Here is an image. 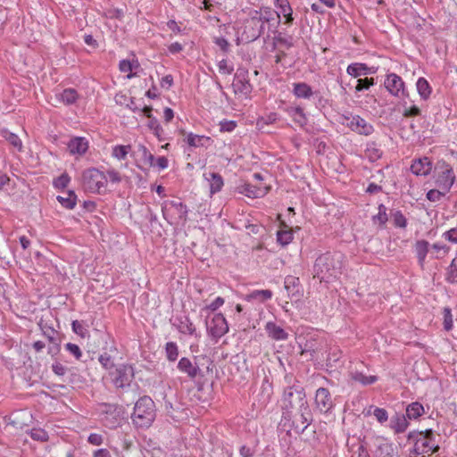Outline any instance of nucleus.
Returning <instances> with one entry per match:
<instances>
[{"instance_id": "1", "label": "nucleus", "mask_w": 457, "mask_h": 457, "mask_svg": "<svg viewBox=\"0 0 457 457\" xmlns=\"http://www.w3.org/2000/svg\"><path fill=\"white\" fill-rule=\"evenodd\" d=\"M341 265L338 260L330 253H325L319 256L314 263V278H318L320 282L328 283L337 277L340 273Z\"/></svg>"}, {"instance_id": "2", "label": "nucleus", "mask_w": 457, "mask_h": 457, "mask_svg": "<svg viewBox=\"0 0 457 457\" xmlns=\"http://www.w3.org/2000/svg\"><path fill=\"white\" fill-rule=\"evenodd\" d=\"M155 404L149 396H143L135 404L131 419L137 428H149L155 419Z\"/></svg>"}, {"instance_id": "3", "label": "nucleus", "mask_w": 457, "mask_h": 457, "mask_svg": "<svg viewBox=\"0 0 457 457\" xmlns=\"http://www.w3.org/2000/svg\"><path fill=\"white\" fill-rule=\"evenodd\" d=\"M305 393L301 386H292L284 391L282 397V407L284 409V415L294 412L305 404H307Z\"/></svg>"}, {"instance_id": "4", "label": "nucleus", "mask_w": 457, "mask_h": 457, "mask_svg": "<svg viewBox=\"0 0 457 457\" xmlns=\"http://www.w3.org/2000/svg\"><path fill=\"white\" fill-rule=\"evenodd\" d=\"M408 439L415 442L414 452L416 454L425 453H435L438 451L439 446L434 443V432L432 429L425 431H411L408 434Z\"/></svg>"}, {"instance_id": "5", "label": "nucleus", "mask_w": 457, "mask_h": 457, "mask_svg": "<svg viewBox=\"0 0 457 457\" xmlns=\"http://www.w3.org/2000/svg\"><path fill=\"white\" fill-rule=\"evenodd\" d=\"M162 212L163 218L170 225L184 223L187 220V206L179 199L166 200L162 203Z\"/></svg>"}, {"instance_id": "6", "label": "nucleus", "mask_w": 457, "mask_h": 457, "mask_svg": "<svg viewBox=\"0 0 457 457\" xmlns=\"http://www.w3.org/2000/svg\"><path fill=\"white\" fill-rule=\"evenodd\" d=\"M82 186L85 191L101 194L105 191L107 177L96 168L87 169L82 174Z\"/></svg>"}, {"instance_id": "7", "label": "nucleus", "mask_w": 457, "mask_h": 457, "mask_svg": "<svg viewBox=\"0 0 457 457\" xmlns=\"http://www.w3.org/2000/svg\"><path fill=\"white\" fill-rule=\"evenodd\" d=\"M284 416L292 420L295 429L300 432H303L312 422V413L308 403Z\"/></svg>"}, {"instance_id": "8", "label": "nucleus", "mask_w": 457, "mask_h": 457, "mask_svg": "<svg viewBox=\"0 0 457 457\" xmlns=\"http://www.w3.org/2000/svg\"><path fill=\"white\" fill-rule=\"evenodd\" d=\"M112 382L117 388H125L130 386L134 378V370L132 366L121 364L109 372Z\"/></svg>"}, {"instance_id": "9", "label": "nucleus", "mask_w": 457, "mask_h": 457, "mask_svg": "<svg viewBox=\"0 0 457 457\" xmlns=\"http://www.w3.org/2000/svg\"><path fill=\"white\" fill-rule=\"evenodd\" d=\"M436 170L437 176L436 183L438 188L443 190L445 193L449 192L455 180V175L453 168L449 164L443 162L436 168Z\"/></svg>"}, {"instance_id": "10", "label": "nucleus", "mask_w": 457, "mask_h": 457, "mask_svg": "<svg viewBox=\"0 0 457 457\" xmlns=\"http://www.w3.org/2000/svg\"><path fill=\"white\" fill-rule=\"evenodd\" d=\"M207 329L214 338H220L228 331V326L225 317L221 313L215 314L212 319L207 322Z\"/></svg>"}, {"instance_id": "11", "label": "nucleus", "mask_w": 457, "mask_h": 457, "mask_svg": "<svg viewBox=\"0 0 457 457\" xmlns=\"http://www.w3.org/2000/svg\"><path fill=\"white\" fill-rule=\"evenodd\" d=\"M264 32V27L259 23L258 20L251 16L245 21L242 37L246 41H253L261 37Z\"/></svg>"}, {"instance_id": "12", "label": "nucleus", "mask_w": 457, "mask_h": 457, "mask_svg": "<svg viewBox=\"0 0 457 457\" xmlns=\"http://www.w3.org/2000/svg\"><path fill=\"white\" fill-rule=\"evenodd\" d=\"M252 16L258 20L259 23H261L262 27H264L265 23H268L270 28L273 27L274 29H277L280 23L278 15H277L276 12L270 7H264L261 8L259 11H254Z\"/></svg>"}, {"instance_id": "13", "label": "nucleus", "mask_w": 457, "mask_h": 457, "mask_svg": "<svg viewBox=\"0 0 457 457\" xmlns=\"http://www.w3.org/2000/svg\"><path fill=\"white\" fill-rule=\"evenodd\" d=\"M315 406L322 413H327L334 406L329 391L325 387H320L315 394Z\"/></svg>"}, {"instance_id": "14", "label": "nucleus", "mask_w": 457, "mask_h": 457, "mask_svg": "<svg viewBox=\"0 0 457 457\" xmlns=\"http://www.w3.org/2000/svg\"><path fill=\"white\" fill-rule=\"evenodd\" d=\"M345 119L347 120V127L354 132H357L361 135L369 136L374 131L373 126L358 115Z\"/></svg>"}, {"instance_id": "15", "label": "nucleus", "mask_w": 457, "mask_h": 457, "mask_svg": "<svg viewBox=\"0 0 457 457\" xmlns=\"http://www.w3.org/2000/svg\"><path fill=\"white\" fill-rule=\"evenodd\" d=\"M385 87L394 96H404V83L400 76L390 73L385 79Z\"/></svg>"}, {"instance_id": "16", "label": "nucleus", "mask_w": 457, "mask_h": 457, "mask_svg": "<svg viewBox=\"0 0 457 457\" xmlns=\"http://www.w3.org/2000/svg\"><path fill=\"white\" fill-rule=\"evenodd\" d=\"M377 442L375 457H398L396 448L392 443L383 438H378Z\"/></svg>"}, {"instance_id": "17", "label": "nucleus", "mask_w": 457, "mask_h": 457, "mask_svg": "<svg viewBox=\"0 0 457 457\" xmlns=\"http://www.w3.org/2000/svg\"><path fill=\"white\" fill-rule=\"evenodd\" d=\"M238 192L249 198H258L265 195L269 191V187L253 186L251 184H244L237 187Z\"/></svg>"}, {"instance_id": "18", "label": "nucleus", "mask_w": 457, "mask_h": 457, "mask_svg": "<svg viewBox=\"0 0 457 457\" xmlns=\"http://www.w3.org/2000/svg\"><path fill=\"white\" fill-rule=\"evenodd\" d=\"M429 249L430 244L427 240H417L414 244V252L418 259V263L422 269L425 266L426 257L429 252Z\"/></svg>"}, {"instance_id": "19", "label": "nucleus", "mask_w": 457, "mask_h": 457, "mask_svg": "<svg viewBox=\"0 0 457 457\" xmlns=\"http://www.w3.org/2000/svg\"><path fill=\"white\" fill-rule=\"evenodd\" d=\"M409 427V421L404 414L396 413L390 419L389 428L395 434H401L406 431Z\"/></svg>"}, {"instance_id": "20", "label": "nucleus", "mask_w": 457, "mask_h": 457, "mask_svg": "<svg viewBox=\"0 0 457 457\" xmlns=\"http://www.w3.org/2000/svg\"><path fill=\"white\" fill-rule=\"evenodd\" d=\"M411 170L417 176H426L431 170V162L428 157L415 160L411 166Z\"/></svg>"}, {"instance_id": "21", "label": "nucleus", "mask_w": 457, "mask_h": 457, "mask_svg": "<svg viewBox=\"0 0 457 457\" xmlns=\"http://www.w3.org/2000/svg\"><path fill=\"white\" fill-rule=\"evenodd\" d=\"M71 154H84L88 149V142L85 137H74L68 144Z\"/></svg>"}, {"instance_id": "22", "label": "nucleus", "mask_w": 457, "mask_h": 457, "mask_svg": "<svg viewBox=\"0 0 457 457\" xmlns=\"http://www.w3.org/2000/svg\"><path fill=\"white\" fill-rule=\"evenodd\" d=\"M178 369L181 372L186 373L191 378H195L200 371L198 365L193 363L188 358L186 357H183L179 360L178 363Z\"/></svg>"}, {"instance_id": "23", "label": "nucleus", "mask_w": 457, "mask_h": 457, "mask_svg": "<svg viewBox=\"0 0 457 457\" xmlns=\"http://www.w3.org/2000/svg\"><path fill=\"white\" fill-rule=\"evenodd\" d=\"M265 330L270 338L277 341L287 340L288 337V334L281 327L271 321L266 323Z\"/></svg>"}, {"instance_id": "24", "label": "nucleus", "mask_w": 457, "mask_h": 457, "mask_svg": "<svg viewBox=\"0 0 457 457\" xmlns=\"http://www.w3.org/2000/svg\"><path fill=\"white\" fill-rule=\"evenodd\" d=\"M204 176L205 179L209 182L211 195L218 193L221 190L224 185V181L222 177L219 173L210 172L208 174L205 173Z\"/></svg>"}, {"instance_id": "25", "label": "nucleus", "mask_w": 457, "mask_h": 457, "mask_svg": "<svg viewBox=\"0 0 457 457\" xmlns=\"http://www.w3.org/2000/svg\"><path fill=\"white\" fill-rule=\"evenodd\" d=\"M284 287L287 291L289 295H300V280L297 277L295 276H287L284 281Z\"/></svg>"}, {"instance_id": "26", "label": "nucleus", "mask_w": 457, "mask_h": 457, "mask_svg": "<svg viewBox=\"0 0 457 457\" xmlns=\"http://www.w3.org/2000/svg\"><path fill=\"white\" fill-rule=\"evenodd\" d=\"M273 296V293L269 289H262V290H253L250 294L245 296V299L248 302L258 301L260 303H264L271 299Z\"/></svg>"}, {"instance_id": "27", "label": "nucleus", "mask_w": 457, "mask_h": 457, "mask_svg": "<svg viewBox=\"0 0 457 457\" xmlns=\"http://www.w3.org/2000/svg\"><path fill=\"white\" fill-rule=\"evenodd\" d=\"M287 112L292 117L293 120L297 123L300 127H303L307 123L306 115L303 112V110L299 107H288Z\"/></svg>"}, {"instance_id": "28", "label": "nucleus", "mask_w": 457, "mask_h": 457, "mask_svg": "<svg viewBox=\"0 0 457 457\" xmlns=\"http://www.w3.org/2000/svg\"><path fill=\"white\" fill-rule=\"evenodd\" d=\"M293 93L296 97L304 99H309L313 95L312 87L303 82L295 83Z\"/></svg>"}, {"instance_id": "29", "label": "nucleus", "mask_w": 457, "mask_h": 457, "mask_svg": "<svg viewBox=\"0 0 457 457\" xmlns=\"http://www.w3.org/2000/svg\"><path fill=\"white\" fill-rule=\"evenodd\" d=\"M78 97L77 91L72 88L64 89L62 93L56 95V99L67 105L74 104Z\"/></svg>"}, {"instance_id": "30", "label": "nucleus", "mask_w": 457, "mask_h": 457, "mask_svg": "<svg viewBox=\"0 0 457 457\" xmlns=\"http://www.w3.org/2000/svg\"><path fill=\"white\" fill-rule=\"evenodd\" d=\"M346 71L350 76L358 78L361 75L369 74L370 68L364 63L355 62L348 65Z\"/></svg>"}, {"instance_id": "31", "label": "nucleus", "mask_w": 457, "mask_h": 457, "mask_svg": "<svg viewBox=\"0 0 457 457\" xmlns=\"http://www.w3.org/2000/svg\"><path fill=\"white\" fill-rule=\"evenodd\" d=\"M424 413V408L423 406L418 403H410L406 408V417L407 419L412 420V419H418Z\"/></svg>"}, {"instance_id": "32", "label": "nucleus", "mask_w": 457, "mask_h": 457, "mask_svg": "<svg viewBox=\"0 0 457 457\" xmlns=\"http://www.w3.org/2000/svg\"><path fill=\"white\" fill-rule=\"evenodd\" d=\"M186 141L192 147H202L210 141V137L189 133L187 136Z\"/></svg>"}, {"instance_id": "33", "label": "nucleus", "mask_w": 457, "mask_h": 457, "mask_svg": "<svg viewBox=\"0 0 457 457\" xmlns=\"http://www.w3.org/2000/svg\"><path fill=\"white\" fill-rule=\"evenodd\" d=\"M350 377L353 381L359 382L364 386L371 385L378 380L376 376H366L360 371L351 372Z\"/></svg>"}, {"instance_id": "34", "label": "nucleus", "mask_w": 457, "mask_h": 457, "mask_svg": "<svg viewBox=\"0 0 457 457\" xmlns=\"http://www.w3.org/2000/svg\"><path fill=\"white\" fill-rule=\"evenodd\" d=\"M430 248L432 249L431 257L435 259L444 258L450 252V247L442 243L430 245Z\"/></svg>"}, {"instance_id": "35", "label": "nucleus", "mask_w": 457, "mask_h": 457, "mask_svg": "<svg viewBox=\"0 0 457 457\" xmlns=\"http://www.w3.org/2000/svg\"><path fill=\"white\" fill-rule=\"evenodd\" d=\"M58 202L67 209H73L76 205L77 195L73 191H68L65 196L58 195Z\"/></svg>"}, {"instance_id": "36", "label": "nucleus", "mask_w": 457, "mask_h": 457, "mask_svg": "<svg viewBox=\"0 0 457 457\" xmlns=\"http://www.w3.org/2000/svg\"><path fill=\"white\" fill-rule=\"evenodd\" d=\"M1 134L3 137L14 148H16L18 151H21L22 148V143L20 137L15 135L14 133H12L11 131L7 129H3L1 131Z\"/></svg>"}, {"instance_id": "37", "label": "nucleus", "mask_w": 457, "mask_h": 457, "mask_svg": "<svg viewBox=\"0 0 457 457\" xmlns=\"http://www.w3.org/2000/svg\"><path fill=\"white\" fill-rule=\"evenodd\" d=\"M417 90L420 96L423 99H427L431 94V87L428 82V80L424 78H420L417 81Z\"/></svg>"}, {"instance_id": "38", "label": "nucleus", "mask_w": 457, "mask_h": 457, "mask_svg": "<svg viewBox=\"0 0 457 457\" xmlns=\"http://www.w3.org/2000/svg\"><path fill=\"white\" fill-rule=\"evenodd\" d=\"M138 67V62L137 61L130 62L129 60H122L120 62L119 69L121 72H129L127 75L128 79H131L135 74L132 73V71Z\"/></svg>"}, {"instance_id": "39", "label": "nucleus", "mask_w": 457, "mask_h": 457, "mask_svg": "<svg viewBox=\"0 0 457 457\" xmlns=\"http://www.w3.org/2000/svg\"><path fill=\"white\" fill-rule=\"evenodd\" d=\"M130 149H131V146L129 145H115L112 148V155L118 160H125L127 158V155L129 153Z\"/></svg>"}, {"instance_id": "40", "label": "nucleus", "mask_w": 457, "mask_h": 457, "mask_svg": "<svg viewBox=\"0 0 457 457\" xmlns=\"http://www.w3.org/2000/svg\"><path fill=\"white\" fill-rule=\"evenodd\" d=\"M166 357L170 361H175L179 356V348L176 343L168 342L165 345Z\"/></svg>"}, {"instance_id": "41", "label": "nucleus", "mask_w": 457, "mask_h": 457, "mask_svg": "<svg viewBox=\"0 0 457 457\" xmlns=\"http://www.w3.org/2000/svg\"><path fill=\"white\" fill-rule=\"evenodd\" d=\"M179 330L183 334L194 335L195 333V327L188 318H185L184 320H180Z\"/></svg>"}, {"instance_id": "42", "label": "nucleus", "mask_w": 457, "mask_h": 457, "mask_svg": "<svg viewBox=\"0 0 457 457\" xmlns=\"http://www.w3.org/2000/svg\"><path fill=\"white\" fill-rule=\"evenodd\" d=\"M138 152L141 154L142 160L145 164H147L151 167L154 166V156L148 151V149L145 145H139Z\"/></svg>"}, {"instance_id": "43", "label": "nucleus", "mask_w": 457, "mask_h": 457, "mask_svg": "<svg viewBox=\"0 0 457 457\" xmlns=\"http://www.w3.org/2000/svg\"><path fill=\"white\" fill-rule=\"evenodd\" d=\"M446 280L450 283H457V256L453 259L447 269Z\"/></svg>"}, {"instance_id": "44", "label": "nucleus", "mask_w": 457, "mask_h": 457, "mask_svg": "<svg viewBox=\"0 0 457 457\" xmlns=\"http://www.w3.org/2000/svg\"><path fill=\"white\" fill-rule=\"evenodd\" d=\"M276 7L278 11L276 14L278 15V19L280 20V16L284 13L289 14V11L292 10L288 0H276Z\"/></svg>"}, {"instance_id": "45", "label": "nucleus", "mask_w": 457, "mask_h": 457, "mask_svg": "<svg viewBox=\"0 0 457 457\" xmlns=\"http://www.w3.org/2000/svg\"><path fill=\"white\" fill-rule=\"evenodd\" d=\"M236 92H240L242 94L247 95L251 91V85L248 80L245 79H237L234 84Z\"/></svg>"}, {"instance_id": "46", "label": "nucleus", "mask_w": 457, "mask_h": 457, "mask_svg": "<svg viewBox=\"0 0 457 457\" xmlns=\"http://www.w3.org/2000/svg\"><path fill=\"white\" fill-rule=\"evenodd\" d=\"M278 242L282 245H288L293 239V233L290 230H279L277 233Z\"/></svg>"}, {"instance_id": "47", "label": "nucleus", "mask_w": 457, "mask_h": 457, "mask_svg": "<svg viewBox=\"0 0 457 457\" xmlns=\"http://www.w3.org/2000/svg\"><path fill=\"white\" fill-rule=\"evenodd\" d=\"M70 180L71 179L69 175L67 173H63L54 180V186L56 188L63 189L68 186Z\"/></svg>"}, {"instance_id": "48", "label": "nucleus", "mask_w": 457, "mask_h": 457, "mask_svg": "<svg viewBox=\"0 0 457 457\" xmlns=\"http://www.w3.org/2000/svg\"><path fill=\"white\" fill-rule=\"evenodd\" d=\"M99 362L105 370H111L114 367L112 358L107 353H104L99 356Z\"/></svg>"}, {"instance_id": "49", "label": "nucleus", "mask_w": 457, "mask_h": 457, "mask_svg": "<svg viewBox=\"0 0 457 457\" xmlns=\"http://www.w3.org/2000/svg\"><path fill=\"white\" fill-rule=\"evenodd\" d=\"M374 85V79L370 78H365V79H359L357 80V85L355 87L356 91H361L363 89H369L370 86Z\"/></svg>"}, {"instance_id": "50", "label": "nucleus", "mask_w": 457, "mask_h": 457, "mask_svg": "<svg viewBox=\"0 0 457 457\" xmlns=\"http://www.w3.org/2000/svg\"><path fill=\"white\" fill-rule=\"evenodd\" d=\"M444 328L447 331L453 328V316L449 308L444 309Z\"/></svg>"}, {"instance_id": "51", "label": "nucleus", "mask_w": 457, "mask_h": 457, "mask_svg": "<svg viewBox=\"0 0 457 457\" xmlns=\"http://www.w3.org/2000/svg\"><path fill=\"white\" fill-rule=\"evenodd\" d=\"M442 237L452 244H457V227L445 231Z\"/></svg>"}, {"instance_id": "52", "label": "nucleus", "mask_w": 457, "mask_h": 457, "mask_svg": "<svg viewBox=\"0 0 457 457\" xmlns=\"http://www.w3.org/2000/svg\"><path fill=\"white\" fill-rule=\"evenodd\" d=\"M373 414L379 423H384L388 420L387 411L383 408L376 407L374 409Z\"/></svg>"}, {"instance_id": "53", "label": "nucleus", "mask_w": 457, "mask_h": 457, "mask_svg": "<svg viewBox=\"0 0 457 457\" xmlns=\"http://www.w3.org/2000/svg\"><path fill=\"white\" fill-rule=\"evenodd\" d=\"M31 437L37 441H46L48 438L47 433L40 428H34L30 432Z\"/></svg>"}, {"instance_id": "54", "label": "nucleus", "mask_w": 457, "mask_h": 457, "mask_svg": "<svg viewBox=\"0 0 457 457\" xmlns=\"http://www.w3.org/2000/svg\"><path fill=\"white\" fill-rule=\"evenodd\" d=\"M386 208L380 204L378 206V213L373 217L375 221H378L380 224H385L387 220V215H386Z\"/></svg>"}, {"instance_id": "55", "label": "nucleus", "mask_w": 457, "mask_h": 457, "mask_svg": "<svg viewBox=\"0 0 457 457\" xmlns=\"http://www.w3.org/2000/svg\"><path fill=\"white\" fill-rule=\"evenodd\" d=\"M65 348L71 354H73L77 360H79L80 357L82 356V352H81L80 348L79 347V345H77L75 344L68 343L65 345Z\"/></svg>"}, {"instance_id": "56", "label": "nucleus", "mask_w": 457, "mask_h": 457, "mask_svg": "<svg viewBox=\"0 0 457 457\" xmlns=\"http://www.w3.org/2000/svg\"><path fill=\"white\" fill-rule=\"evenodd\" d=\"M237 127V123L233 120H222L220 122V129L222 132H231Z\"/></svg>"}, {"instance_id": "57", "label": "nucleus", "mask_w": 457, "mask_h": 457, "mask_svg": "<svg viewBox=\"0 0 457 457\" xmlns=\"http://www.w3.org/2000/svg\"><path fill=\"white\" fill-rule=\"evenodd\" d=\"M446 193H445L440 188L438 189H431L428 192L427 197L430 201H438L441 196L445 195Z\"/></svg>"}, {"instance_id": "58", "label": "nucleus", "mask_w": 457, "mask_h": 457, "mask_svg": "<svg viewBox=\"0 0 457 457\" xmlns=\"http://www.w3.org/2000/svg\"><path fill=\"white\" fill-rule=\"evenodd\" d=\"M219 71L222 74H231L233 67L228 64L227 60L223 59L218 63Z\"/></svg>"}, {"instance_id": "59", "label": "nucleus", "mask_w": 457, "mask_h": 457, "mask_svg": "<svg viewBox=\"0 0 457 457\" xmlns=\"http://www.w3.org/2000/svg\"><path fill=\"white\" fill-rule=\"evenodd\" d=\"M87 442L93 445H101L104 443V437L100 434L92 433L87 437Z\"/></svg>"}, {"instance_id": "60", "label": "nucleus", "mask_w": 457, "mask_h": 457, "mask_svg": "<svg viewBox=\"0 0 457 457\" xmlns=\"http://www.w3.org/2000/svg\"><path fill=\"white\" fill-rule=\"evenodd\" d=\"M225 301L222 297L218 296L213 302L208 304L205 309L214 312L224 304Z\"/></svg>"}, {"instance_id": "61", "label": "nucleus", "mask_w": 457, "mask_h": 457, "mask_svg": "<svg viewBox=\"0 0 457 457\" xmlns=\"http://www.w3.org/2000/svg\"><path fill=\"white\" fill-rule=\"evenodd\" d=\"M274 41L275 44L285 46L287 48H290L293 46L291 40L282 37L280 33L274 37Z\"/></svg>"}, {"instance_id": "62", "label": "nucleus", "mask_w": 457, "mask_h": 457, "mask_svg": "<svg viewBox=\"0 0 457 457\" xmlns=\"http://www.w3.org/2000/svg\"><path fill=\"white\" fill-rule=\"evenodd\" d=\"M420 113V110L417 106H411L410 108H405L403 111V115L405 117H414L418 116Z\"/></svg>"}, {"instance_id": "63", "label": "nucleus", "mask_w": 457, "mask_h": 457, "mask_svg": "<svg viewBox=\"0 0 457 457\" xmlns=\"http://www.w3.org/2000/svg\"><path fill=\"white\" fill-rule=\"evenodd\" d=\"M52 370L58 376H63L66 373V368L60 362L54 363Z\"/></svg>"}, {"instance_id": "64", "label": "nucleus", "mask_w": 457, "mask_h": 457, "mask_svg": "<svg viewBox=\"0 0 457 457\" xmlns=\"http://www.w3.org/2000/svg\"><path fill=\"white\" fill-rule=\"evenodd\" d=\"M93 457H112V455H111V453L109 452V450H107L105 448H101V449L96 450L93 453Z\"/></svg>"}]
</instances>
